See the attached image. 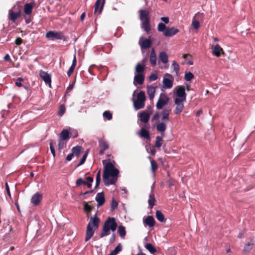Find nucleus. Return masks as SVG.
I'll return each instance as SVG.
<instances>
[{"instance_id": "1", "label": "nucleus", "mask_w": 255, "mask_h": 255, "mask_svg": "<svg viewBox=\"0 0 255 255\" xmlns=\"http://www.w3.org/2000/svg\"><path fill=\"white\" fill-rule=\"evenodd\" d=\"M115 162H110L104 166L103 180L106 185H113L117 181L119 170L114 167Z\"/></svg>"}, {"instance_id": "2", "label": "nucleus", "mask_w": 255, "mask_h": 255, "mask_svg": "<svg viewBox=\"0 0 255 255\" xmlns=\"http://www.w3.org/2000/svg\"><path fill=\"white\" fill-rule=\"evenodd\" d=\"M161 118V122L156 123V129L160 132L162 135L166 129V124L169 122V113H156L153 117L152 120Z\"/></svg>"}, {"instance_id": "3", "label": "nucleus", "mask_w": 255, "mask_h": 255, "mask_svg": "<svg viewBox=\"0 0 255 255\" xmlns=\"http://www.w3.org/2000/svg\"><path fill=\"white\" fill-rule=\"evenodd\" d=\"M100 220L98 217L97 213L94 217L90 218V220L87 225L86 229V234L85 237V241H89L93 236L95 231L98 228L100 224Z\"/></svg>"}, {"instance_id": "4", "label": "nucleus", "mask_w": 255, "mask_h": 255, "mask_svg": "<svg viewBox=\"0 0 255 255\" xmlns=\"http://www.w3.org/2000/svg\"><path fill=\"white\" fill-rule=\"evenodd\" d=\"M117 228V224L116 219L114 217H109L104 223L103 227L102 232L100 234V237L103 238L110 234V230L115 232Z\"/></svg>"}, {"instance_id": "5", "label": "nucleus", "mask_w": 255, "mask_h": 255, "mask_svg": "<svg viewBox=\"0 0 255 255\" xmlns=\"http://www.w3.org/2000/svg\"><path fill=\"white\" fill-rule=\"evenodd\" d=\"M45 37L48 40L52 41L62 40L65 41L67 40L66 37L64 35L63 32L60 31H48L46 33Z\"/></svg>"}, {"instance_id": "6", "label": "nucleus", "mask_w": 255, "mask_h": 255, "mask_svg": "<svg viewBox=\"0 0 255 255\" xmlns=\"http://www.w3.org/2000/svg\"><path fill=\"white\" fill-rule=\"evenodd\" d=\"M145 95L143 91H140L137 95V99L133 101V106L135 110L142 109L144 106Z\"/></svg>"}, {"instance_id": "7", "label": "nucleus", "mask_w": 255, "mask_h": 255, "mask_svg": "<svg viewBox=\"0 0 255 255\" xmlns=\"http://www.w3.org/2000/svg\"><path fill=\"white\" fill-rule=\"evenodd\" d=\"M16 9L17 11L14 12L13 10L15 9V6H13V7L8 11V19L13 22H15L16 20L21 15L20 6L18 5Z\"/></svg>"}, {"instance_id": "8", "label": "nucleus", "mask_w": 255, "mask_h": 255, "mask_svg": "<svg viewBox=\"0 0 255 255\" xmlns=\"http://www.w3.org/2000/svg\"><path fill=\"white\" fill-rule=\"evenodd\" d=\"M204 19V15L203 13L197 12L194 16L192 25L195 29H198L200 27V22H202Z\"/></svg>"}, {"instance_id": "9", "label": "nucleus", "mask_w": 255, "mask_h": 255, "mask_svg": "<svg viewBox=\"0 0 255 255\" xmlns=\"http://www.w3.org/2000/svg\"><path fill=\"white\" fill-rule=\"evenodd\" d=\"M175 99H182L186 100V94L185 93V87L183 86H178L176 87Z\"/></svg>"}, {"instance_id": "10", "label": "nucleus", "mask_w": 255, "mask_h": 255, "mask_svg": "<svg viewBox=\"0 0 255 255\" xmlns=\"http://www.w3.org/2000/svg\"><path fill=\"white\" fill-rule=\"evenodd\" d=\"M168 98L165 95L161 94L157 103L156 107L158 110L161 109L164 106L167 104Z\"/></svg>"}, {"instance_id": "11", "label": "nucleus", "mask_w": 255, "mask_h": 255, "mask_svg": "<svg viewBox=\"0 0 255 255\" xmlns=\"http://www.w3.org/2000/svg\"><path fill=\"white\" fill-rule=\"evenodd\" d=\"M39 76L44 81L45 84L48 85L49 87L51 86V78L50 75L46 72L42 70L39 71Z\"/></svg>"}, {"instance_id": "12", "label": "nucleus", "mask_w": 255, "mask_h": 255, "mask_svg": "<svg viewBox=\"0 0 255 255\" xmlns=\"http://www.w3.org/2000/svg\"><path fill=\"white\" fill-rule=\"evenodd\" d=\"M99 146L100 148L99 154L102 155L104 154V151L108 149L109 144L107 141L100 139L99 140Z\"/></svg>"}, {"instance_id": "13", "label": "nucleus", "mask_w": 255, "mask_h": 255, "mask_svg": "<svg viewBox=\"0 0 255 255\" xmlns=\"http://www.w3.org/2000/svg\"><path fill=\"white\" fill-rule=\"evenodd\" d=\"M104 3L105 0H103V1H102L101 0H97L95 4V13L100 14L101 13L103 9Z\"/></svg>"}, {"instance_id": "14", "label": "nucleus", "mask_w": 255, "mask_h": 255, "mask_svg": "<svg viewBox=\"0 0 255 255\" xmlns=\"http://www.w3.org/2000/svg\"><path fill=\"white\" fill-rule=\"evenodd\" d=\"M179 31L178 29L172 27L171 28H167L163 34L166 37H171L177 34Z\"/></svg>"}, {"instance_id": "15", "label": "nucleus", "mask_w": 255, "mask_h": 255, "mask_svg": "<svg viewBox=\"0 0 255 255\" xmlns=\"http://www.w3.org/2000/svg\"><path fill=\"white\" fill-rule=\"evenodd\" d=\"M212 54L216 57H219L221 56V54H224L225 53L223 48L217 44L213 48Z\"/></svg>"}, {"instance_id": "16", "label": "nucleus", "mask_w": 255, "mask_h": 255, "mask_svg": "<svg viewBox=\"0 0 255 255\" xmlns=\"http://www.w3.org/2000/svg\"><path fill=\"white\" fill-rule=\"evenodd\" d=\"M157 86L148 85L147 86V93L150 100H152L154 97Z\"/></svg>"}, {"instance_id": "17", "label": "nucleus", "mask_w": 255, "mask_h": 255, "mask_svg": "<svg viewBox=\"0 0 255 255\" xmlns=\"http://www.w3.org/2000/svg\"><path fill=\"white\" fill-rule=\"evenodd\" d=\"M34 5V2L26 3L24 6V12L27 15H31Z\"/></svg>"}, {"instance_id": "18", "label": "nucleus", "mask_w": 255, "mask_h": 255, "mask_svg": "<svg viewBox=\"0 0 255 255\" xmlns=\"http://www.w3.org/2000/svg\"><path fill=\"white\" fill-rule=\"evenodd\" d=\"M42 197V195L41 194H40L39 193H36L32 196L31 198V203L34 205H38L41 200Z\"/></svg>"}, {"instance_id": "19", "label": "nucleus", "mask_w": 255, "mask_h": 255, "mask_svg": "<svg viewBox=\"0 0 255 255\" xmlns=\"http://www.w3.org/2000/svg\"><path fill=\"white\" fill-rule=\"evenodd\" d=\"M95 200L98 203V206L100 207L103 205L105 202L104 193L103 192L98 193L96 196Z\"/></svg>"}, {"instance_id": "20", "label": "nucleus", "mask_w": 255, "mask_h": 255, "mask_svg": "<svg viewBox=\"0 0 255 255\" xmlns=\"http://www.w3.org/2000/svg\"><path fill=\"white\" fill-rule=\"evenodd\" d=\"M186 100L182 99H175V104L176 105V112H182L184 108V102Z\"/></svg>"}, {"instance_id": "21", "label": "nucleus", "mask_w": 255, "mask_h": 255, "mask_svg": "<svg viewBox=\"0 0 255 255\" xmlns=\"http://www.w3.org/2000/svg\"><path fill=\"white\" fill-rule=\"evenodd\" d=\"M155 222L153 217L151 216H148L143 220L144 225L149 227H153L155 225Z\"/></svg>"}, {"instance_id": "22", "label": "nucleus", "mask_w": 255, "mask_h": 255, "mask_svg": "<svg viewBox=\"0 0 255 255\" xmlns=\"http://www.w3.org/2000/svg\"><path fill=\"white\" fill-rule=\"evenodd\" d=\"M144 80V76L142 74H137L134 76L133 83L135 85L136 84L141 85L143 83Z\"/></svg>"}, {"instance_id": "23", "label": "nucleus", "mask_w": 255, "mask_h": 255, "mask_svg": "<svg viewBox=\"0 0 255 255\" xmlns=\"http://www.w3.org/2000/svg\"><path fill=\"white\" fill-rule=\"evenodd\" d=\"M139 12V18L141 21L146 19H150L149 12L146 10H140Z\"/></svg>"}, {"instance_id": "24", "label": "nucleus", "mask_w": 255, "mask_h": 255, "mask_svg": "<svg viewBox=\"0 0 255 255\" xmlns=\"http://www.w3.org/2000/svg\"><path fill=\"white\" fill-rule=\"evenodd\" d=\"M149 61L152 66H154L156 64V56L154 48H152L150 55Z\"/></svg>"}, {"instance_id": "25", "label": "nucleus", "mask_w": 255, "mask_h": 255, "mask_svg": "<svg viewBox=\"0 0 255 255\" xmlns=\"http://www.w3.org/2000/svg\"><path fill=\"white\" fill-rule=\"evenodd\" d=\"M141 27L144 29L145 31L146 32H149L150 30V19H146L145 20L142 21Z\"/></svg>"}, {"instance_id": "26", "label": "nucleus", "mask_w": 255, "mask_h": 255, "mask_svg": "<svg viewBox=\"0 0 255 255\" xmlns=\"http://www.w3.org/2000/svg\"><path fill=\"white\" fill-rule=\"evenodd\" d=\"M138 118L140 119L141 122L146 123L148 121L150 115L149 113H140L138 115Z\"/></svg>"}, {"instance_id": "27", "label": "nucleus", "mask_w": 255, "mask_h": 255, "mask_svg": "<svg viewBox=\"0 0 255 255\" xmlns=\"http://www.w3.org/2000/svg\"><path fill=\"white\" fill-rule=\"evenodd\" d=\"M254 245V241L253 239H251L250 241L248 242L245 245L244 251L245 252H249L253 249Z\"/></svg>"}, {"instance_id": "28", "label": "nucleus", "mask_w": 255, "mask_h": 255, "mask_svg": "<svg viewBox=\"0 0 255 255\" xmlns=\"http://www.w3.org/2000/svg\"><path fill=\"white\" fill-rule=\"evenodd\" d=\"M76 64H77L76 57V55H74L73 59L72 65L71 66L69 69L67 71V75L69 77H70L72 74V73L75 68Z\"/></svg>"}, {"instance_id": "29", "label": "nucleus", "mask_w": 255, "mask_h": 255, "mask_svg": "<svg viewBox=\"0 0 255 255\" xmlns=\"http://www.w3.org/2000/svg\"><path fill=\"white\" fill-rule=\"evenodd\" d=\"M151 41L149 39H145L140 44L141 49H147L151 46Z\"/></svg>"}, {"instance_id": "30", "label": "nucleus", "mask_w": 255, "mask_h": 255, "mask_svg": "<svg viewBox=\"0 0 255 255\" xmlns=\"http://www.w3.org/2000/svg\"><path fill=\"white\" fill-rule=\"evenodd\" d=\"M155 199L154 198V195L152 191L149 194V198H148V207L149 208L151 209L153 207L155 204Z\"/></svg>"}, {"instance_id": "31", "label": "nucleus", "mask_w": 255, "mask_h": 255, "mask_svg": "<svg viewBox=\"0 0 255 255\" xmlns=\"http://www.w3.org/2000/svg\"><path fill=\"white\" fill-rule=\"evenodd\" d=\"M164 87L169 89L173 86V80L168 78H164L163 80Z\"/></svg>"}, {"instance_id": "32", "label": "nucleus", "mask_w": 255, "mask_h": 255, "mask_svg": "<svg viewBox=\"0 0 255 255\" xmlns=\"http://www.w3.org/2000/svg\"><path fill=\"white\" fill-rule=\"evenodd\" d=\"M60 138L62 140L69 139V132L67 129H63L59 134Z\"/></svg>"}, {"instance_id": "33", "label": "nucleus", "mask_w": 255, "mask_h": 255, "mask_svg": "<svg viewBox=\"0 0 255 255\" xmlns=\"http://www.w3.org/2000/svg\"><path fill=\"white\" fill-rule=\"evenodd\" d=\"M135 70L137 74H142L145 70V64L137 63L135 66Z\"/></svg>"}, {"instance_id": "34", "label": "nucleus", "mask_w": 255, "mask_h": 255, "mask_svg": "<svg viewBox=\"0 0 255 255\" xmlns=\"http://www.w3.org/2000/svg\"><path fill=\"white\" fill-rule=\"evenodd\" d=\"M159 58L160 61L163 63H167L168 61V56L167 54L164 52H161L159 55Z\"/></svg>"}, {"instance_id": "35", "label": "nucleus", "mask_w": 255, "mask_h": 255, "mask_svg": "<svg viewBox=\"0 0 255 255\" xmlns=\"http://www.w3.org/2000/svg\"><path fill=\"white\" fill-rule=\"evenodd\" d=\"M118 233L122 238H124L126 235V231L125 227L122 225L119 226L118 229Z\"/></svg>"}, {"instance_id": "36", "label": "nucleus", "mask_w": 255, "mask_h": 255, "mask_svg": "<svg viewBox=\"0 0 255 255\" xmlns=\"http://www.w3.org/2000/svg\"><path fill=\"white\" fill-rule=\"evenodd\" d=\"M83 149L82 147L80 146H76L72 149V153L78 156L80 155L81 150Z\"/></svg>"}, {"instance_id": "37", "label": "nucleus", "mask_w": 255, "mask_h": 255, "mask_svg": "<svg viewBox=\"0 0 255 255\" xmlns=\"http://www.w3.org/2000/svg\"><path fill=\"white\" fill-rule=\"evenodd\" d=\"M156 217L157 219L160 222H163L165 221L164 216L160 211H156Z\"/></svg>"}, {"instance_id": "38", "label": "nucleus", "mask_w": 255, "mask_h": 255, "mask_svg": "<svg viewBox=\"0 0 255 255\" xmlns=\"http://www.w3.org/2000/svg\"><path fill=\"white\" fill-rule=\"evenodd\" d=\"M122 247L121 244H119L115 249L113 250L108 255H117L120 252L122 251Z\"/></svg>"}, {"instance_id": "39", "label": "nucleus", "mask_w": 255, "mask_h": 255, "mask_svg": "<svg viewBox=\"0 0 255 255\" xmlns=\"http://www.w3.org/2000/svg\"><path fill=\"white\" fill-rule=\"evenodd\" d=\"M194 76V75L190 72H186L184 75V79L187 81H190L193 78Z\"/></svg>"}, {"instance_id": "40", "label": "nucleus", "mask_w": 255, "mask_h": 255, "mask_svg": "<svg viewBox=\"0 0 255 255\" xmlns=\"http://www.w3.org/2000/svg\"><path fill=\"white\" fill-rule=\"evenodd\" d=\"M140 135L145 138H148L149 137L148 131L143 128L140 130Z\"/></svg>"}, {"instance_id": "41", "label": "nucleus", "mask_w": 255, "mask_h": 255, "mask_svg": "<svg viewBox=\"0 0 255 255\" xmlns=\"http://www.w3.org/2000/svg\"><path fill=\"white\" fill-rule=\"evenodd\" d=\"M145 247L151 254H154L156 251L155 248L150 243L145 245Z\"/></svg>"}, {"instance_id": "42", "label": "nucleus", "mask_w": 255, "mask_h": 255, "mask_svg": "<svg viewBox=\"0 0 255 255\" xmlns=\"http://www.w3.org/2000/svg\"><path fill=\"white\" fill-rule=\"evenodd\" d=\"M93 209V207L88 205L87 203L84 204V210L87 212L88 216H89V213H90Z\"/></svg>"}, {"instance_id": "43", "label": "nucleus", "mask_w": 255, "mask_h": 255, "mask_svg": "<svg viewBox=\"0 0 255 255\" xmlns=\"http://www.w3.org/2000/svg\"><path fill=\"white\" fill-rule=\"evenodd\" d=\"M162 138L159 136L156 137L155 146L158 148H160L162 146Z\"/></svg>"}, {"instance_id": "44", "label": "nucleus", "mask_w": 255, "mask_h": 255, "mask_svg": "<svg viewBox=\"0 0 255 255\" xmlns=\"http://www.w3.org/2000/svg\"><path fill=\"white\" fill-rule=\"evenodd\" d=\"M172 66L173 67L174 71H175L176 74L177 75L179 71L180 68L179 64L176 63L175 61H173L172 62Z\"/></svg>"}, {"instance_id": "45", "label": "nucleus", "mask_w": 255, "mask_h": 255, "mask_svg": "<svg viewBox=\"0 0 255 255\" xmlns=\"http://www.w3.org/2000/svg\"><path fill=\"white\" fill-rule=\"evenodd\" d=\"M101 181V170H100L96 175V187H97L100 183Z\"/></svg>"}, {"instance_id": "46", "label": "nucleus", "mask_w": 255, "mask_h": 255, "mask_svg": "<svg viewBox=\"0 0 255 255\" xmlns=\"http://www.w3.org/2000/svg\"><path fill=\"white\" fill-rule=\"evenodd\" d=\"M166 28L165 25L162 22L159 23L157 26L158 30L160 32H164Z\"/></svg>"}, {"instance_id": "47", "label": "nucleus", "mask_w": 255, "mask_h": 255, "mask_svg": "<svg viewBox=\"0 0 255 255\" xmlns=\"http://www.w3.org/2000/svg\"><path fill=\"white\" fill-rule=\"evenodd\" d=\"M151 166L152 172H154L155 170L157 169L158 166L155 162V161L152 160L150 161Z\"/></svg>"}, {"instance_id": "48", "label": "nucleus", "mask_w": 255, "mask_h": 255, "mask_svg": "<svg viewBox=\"0 0 255 255\" xmlns=\"http://www.w3.org/2000/svg\"><path fill=\"white\" fill-rule=\"evenodd\" d=\"M87 155H88V152L85 153L83 155L82 158H81V159L80 161V162L79 163V164L77 165L78 166H80V165H82L83 164H84V163L85 162L86 159L87 158Z\"/></svg>"}, {"instance_id": "49", "label": "nucleus", "mask_w": 255, "mask_h": 255, "mask_svg": "<svg viewBox=\"0 0 255 255\" xmlns=\"http://www.w3.org/2000/svg\"><path fill=\"white\" fill-rule=\"evenodd\" d=\"M118 204L114 199H113L111 203V209L112 211L114 210L118 206Z\"/></svg>"}, {"instance_id": "50", "label": "nucleus", "mask_w": 255, "mask_h": 255, "mask_svg": "<svg viewBox=\"0 0 255 255\" xmlns=\"http://www.w3.org/2000/svg\"><path fill=\"white\" fill-rule=\"evenodd\" d=\"M23 81V79L21 77H19L16 80V82H15V85L18 87H22L23 85L21 83V81Z\"/></svg>"}, {"instance_id": "51", "label": "nucleus", "mask_w": 255, "mask_h": 255, "mask_svg": "<svg viewBox=\"0 0 255 255\" xmlns=\"http://www.w3.org/2000/svg\"><path fill=\"white\" fill-rule=\"evenodd\" d=\"M76 183L77 185L80 186L82 184L86 185L87 184V182L83 181L81 178H79L77 179Z\"/></svg>"}, {"instance_id": "52", "label": "nucleus", "mask_w": 255, "mask_h": 255, "mask_svg": "<svg viewBox=\"0 0 255 255\" xmlns=\"http://www.w3.org/2000/svg\"><path fill=\"white\" fill-rule=\"evenodd\" d=\"M103 117L106 118L108 120H110L112 118L111 113H103Z\"/></svg>"}, {"instance_id": "53", "label": "nucleus", "mask_w": 255, "mask_h": 255, "mask_svg": "<svg viewBox=\"0 0 255 255\" xmlns=\"http://www.w3.org/2000/svg\"><path fill=\"white\" fill-rule=\"evenodd\" d=\"M157 79V76L156 74L152 73L149 77L150 81H155Z\"/></svg>"}, {"instance_id": "54", "label": "nucleus", "mask_w": 255, "mask_h": 255, "mask_svg": "<svg viewBox=\"0 0 255 255\" xmlns=\"http://www.w3.org/2000/svg\"><path fill=\"white\" fill-rule=\"evenodd\" d=\"M50 149L53 157L55 156V152L52 142L50 143Z\"/></svg>"}, {"instance_id": "55", "label": "nucleus", "mask_w": 255, "mask_h": 255, "mask_svg": "<svg viewBox=\"0 0 255 255\" xmlns=\"http://www.w3.org/2000/svg\"><path fill=\"white\" fill-rule=\"evenodd\" d=\"M22 39L20 37H17L15 40V43L17 45H20L22 43Z\"/></svg>"}, {"instance_id": "56", "label": "nucleus", "mask_w": 255, "mask_h": 255, "mask_svg": "<svg viewBox=\"0 0 255 255\" xmlns=\"http://www.w3.org/2000/svg\"><path fill=\"white\" fill-rule=\"evenodd\" d=\"M5 189L8 196L11 198V194L7 182L5 183Z\"/></svg>"}, {"instance_id": "57", "label": "nucleus", "mask_w": 255, "mask_h": 255, "mask_svg": "<svg viewBox=\"0 0 255 255\" xmlns=\"http://www.w3.org/2000/svg\"><path fill=\"white\" fill-rule=\"evenodd\" d=\"M167 183L169 187L173 186L174 184V180L172 178H169L167 180Z\"/></svg>"}, {"instance_id": "58", "label": "nucleus", "mask_w": 255, "mask_h": 255, "mask_svg": "<svg viewBox=\"0 0 255 255\" xmlns=\"http://www.w3.org/2000/svg\"><path fill=\"white\" fill-rule=\"evenodd\" d=\"M29 16H24V19L25 20L26 23L28 24L30 23L31 21V16L30 15H29Z\"/></svg>"}, {"instance_id": "59", "label": "nucleus", "mask_w": 255, "mask_h": 255, "mask_svg": "<svg viewBox=\"0 0 255 255\" xmlns=\"http://www.w3.org/2000/svg\"><path fill=\"white\" fill-rule=\"evenodd\" d=\"M64 146V143L63 141H59L58 143V149L59 150L62 149Z\"/></svg>"}, {"instance_id": "60", "label": "nucleus", "mask_w": 255, "mask_h": 255, "mask_svg": "<svg viewBox=\"0 0 255 255\" xmlns=\"http://www.w3.org/2000/svg\"><path fill=\"white\" fill-rule=\"evenodd\" d=\"M95 67H96V66L94 65L90 66V67L89 68L88 71L90 74L94 75V73H93V70Z\"/></svg>"}, {"instance_id": "61", "label": "nucleus", "mask_w": 255, "mask_h": 255, "mask_svg": "<svg viewBox=\"0 0 255 255\" xmlns=\"http://www.w3.org/2000/svg\"><path fill=\"white\" fill-rule=\"evenodd\" d=\"M71 136L73 138L76 137L78 136V132L76 130H74L72 132L70 133Z\"/></svg>"}, {"instance_id": "62", "label": "nucleus", "mask_w": 255, "mask_h": 255, "mask_svg": "<svg viewBox=\"0 0 255 255\" xmlns=\"http://www.w3.org/2000/svg\"><path fill=\"white\" fill-rule=\"evenodd\" d=\"M73 155H73V153H71V154H68V155L67 156V157H66V160H67V161H70V160L72 159V157L73 156Z\"/></svg>"}, {"instance_id": "63", "label": "nucleus", "mask_w": 255, "mask_h": 255, "mask_svg": "<svg viewBox=\"0 0 255 255\" xmlns=\"http://www.w3.org/2000/svg\"><path fill=\"white\" fill-rule=\"evenodd\" d=\"M161 20L165 23H168L169 22V18L167 17H162L161 18Z\"/></svg>"}, {"instance_id": "64", "label": "nucleus", "mask_w": 255, "mask_h": 255, "mask_svg": "<svg viewBox=\"0 0 255 255\" xmlns=\"http://www.w3.org/2000/svg\"><path fill=\"white\" fill-rule=\"evenodd\" d=\"M66 110L65 107L64 105H61L59 107V112H65Z\"/></svg>"}]
</instances>
